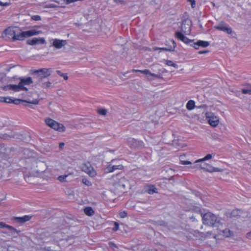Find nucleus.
Wrapping results in <instances>:
<instances>
[{"label": "nucleus", "mask_w": 251, "mask_h": 251, "mask_svg": "<svg viewBox=\"0 0 251 251\" xmlns=\"http://www.w3.org/2000/svg\"><path fill=\"white\" fill-rule=\"evenodd\" d=\"M52 71L50 68H42L35 70L33 74L35 76L33 77L35 85H38L42 88H48L50 87L51 82L49 81L44 82V80L50 75Z\"/></svg>", "instance_id": "1"}, {"label": "nucleus", "mask_w": 251, "mask_h": 251, "mask_svg": "<svg viewBox=\"0 0 251 251\" xmlns=\"http://www.w3.org/2000/svg\"><path fill=\"white\" fill-rule=\"evenodd\" d=\"M202 220L204 225H206L212 227H217L220 228L222 226L220 220L218 219L216 216L211 212H208L203 215H201Z\"/></svg>", "instance_id": "2"}, {"label": "nucleus", "mask_w": 251, "mask_h": 251, "mask_svg": "<svg viewBox=\"0 0 251 251\" xmlns=\"http://www.w3.org/2000/svg\"><path fill=\"white\" fill-rule=\"evenodd\" d=\"M42 33L41 30H36L35 29H31L30 30L22 31L17 35L13 36L12 39L13 40H23L25 37H29L33 35H38Z\"/></svg>", "instance_id": "3"}, {"label": "nucleus", "mask_w": 251, "mask_h": 251, "mask_svg": "<svg viewBox=\"0 0 251 251\" xmlns=\"http://www.w3.org/2000/svg\"><path fill=\"white\" fill-rule=\"evenodd\" d=\"M46 124L51 128L59 132L65 130V127L61 124L58 123L52 119L48 118L45 120Z\"/></svg>", "instance_id": "4"}, {"label": "nucleus", "mask_w": 251, "mask_h": 251, "mask_svg": "<svg viewBox=\"0 0 251 251\" xmlns=\"http://www.w3.org/2000/svg\"><path fill=\"white\" fill-rule=\"evenodd\" d=\"M3 90L5 91L13 90L14 92H19L21 90H25V91H27L28 90V89L24 86H22V85H21L19 82L18 85H7L6 86H5L3 87Z\"/></svg>", "instance_id": "5"}, {"label": "nucleus", "mask_w": 251, "mask_h": 251, "mask_svg": "<svg viewBox=\"0 0 251 251\" xmlns=\"http://www.w3.org/2000/svg\"><path fill=\"white\" fill-rule=\"evenodd\" d=\"M205 116L206 118L208 119V123L211 126L215 127L219 124V118L215 116L213 113L208 112L206 113Z\"/></svg>", "instance_id": "6"}, {"label": "nucleus", "mask_w": 251, "mask_h": 251, "mask_svg": "<svg viewBox=\"0 0 251 251\" xmlns=\"http://www.w3.org/2000/svg\"><path fill=\"white\" fill-rule=\"evenodd\" d=\"M201 162V163L200 164V167L201 169H202L206 172L212 173V172H222L223 171V169H220L218 168H215V167H212L210 165L203 162V161Z\"/></svg>", "instance_id": "7"}, {"label": "nucleus", "mask_w": 251, "mask_h": 251, "mask_svg": "<svg viewBox=\"0 0 251 251\" xmlns=\"http://www.w3.org/2000/svg\"><path fill=\"white\" fill-rule=\"evenodd\" d=\"M214 28L217 30L223 31L228 34L232 32V28L229 25L224 22H221L218 25L215 26Z\"/></svg>", "instance_id": "8"}, {"label": "nucleus", "mask_w": 251, "mask_h": 251, "mask_svg": "<svg viewBox=\"0 0 251 251\" xmlns=\"http://www.w3.org/2000/svg\"><path fill=\"white\" fill-rule=\"evenodd\" d=\"M128 143L130 147L133 149L138 148L144 146V143L142 141L137 140L133 138L128 139Z\"/></svg>", "instance_id": "9"}, {"label": "nucleus", "mask_w": 251, "mask_h": 251, "mask_svg": "<svg viewBox=\"0 0 251 251\" xmlns=\"http://www.w3.org/2000/svg\"><path fill=\"white\" fill-rule=\"evenodd\" d=\"M26 44L29 45H35L36 44H44L46 43V41L44 38H33L32 39L27 40Z\"/></svg>", "instance_id": "10"}, {"label": "nucleus", "mask_w": 251, "mask_h": 251, "mask_svg": "<svg viewBox=\"0 0 251 251\" xmlns=\"http://www.w3.org/2000/svg\"><path fill=\"white\" fill-rule=\"evenodd\" d=\"M175 36L179 40L188 44L193 42V40L189 39L182 32L177 31L175 33Z\"/></svg>", "instance_id": "11"}, {"label": "nucleus", "mask_w": 251, "mask_h": 251, "mask_svg": "<svg viewBox=\"0 0 251 251\" xmlns=\"http://www.w3.org/2000/svg\"><path fill=\"white\" fill-rule=\"evenodd\" d=\"M188 23V20L184 19L182 21L181 25V31L186 34L189 33L191 30L190 25Z\"/></svg>", "instance_id": "12"}, {"label": "nucleus", "mask_w": 251, "mask_h": 251, "mask_svg": "<svg viewBox=\"0 0 251 251\" xmlns=\"http://www.w3.org/2000/svg\"><path fill=\"white\" fill-rule=\"evenodd\" d=\"M173 44V46H170L169 47L167 48H157V47H154L152 48L153 50H164V51H174L175 50V49L176 47V43L173 40H171L170 41Z\"/></svg>", "instance_id": "13"}, {"label": "nucleus", "mask_w": 251, "mask_h": 251, "mask_svg": "<svg viewBox=\"0 0 251 251\" xmlns=\"http://www.w3.org/2000/svg\"><path fill=\"white\" fill-rule=\"evenodd\" d=\"M26 102L29 104H38L39 101V100L35 99L33 100H22L21 99H12V103H14L16 105H18L20 104V102Z\"/></svg>", "instance_id": "14"}, {"label": "nucleus", "mask_w": 251, "mask_h": 251, "mask_svg": "<svg viewBox=\"0 0 251 251\" xmlns=\"http://www.w3.org/2000/svg\"><path fill=\"white\" fill-rule=\"evenodd\" d=\"M67 44L66 40L55 39L53 40L52 46L55 48L59 49Z\"/></svg>", "instance_id": "15"}, {"label": "nucleus", "mask_w": 251, "mask_h": 251, "mask_svg": "<svg viewBox=\"0 0 251 251\" xmlns=\"http://www.w3.org/2000/svg\"><path fill=\"white\" fill-rule=\"evenodd\" d=\"M32 216L28 215H25L23 217H15L13 218V220L17 223L23 224L27 221H29Z\"/></svg>", "instance_id": "16"}, {"label": "nucleus", "mask_w": 251, "mask_h": 251, "mask_svg": "<svg viewBox=\"0 0 251 251\" xmlns=\"http://www.w3.org/2000/svg\"><path fill=\"white\" fill-rule=\"evenodd\" d=\"M19 79L20 80V83L22 86L24 85H28L33 82L32 79L31 77H28L26 78L24 77H20Z\"/></svg>", "instance_id": "17"}, {"label": "nucleus", "mask_w": 251, "mask_h": 251, "mask_svg": "<svg viewBox=\"0 0 251 251\" xmlns=\"http://www.w3.org/2000/svg\"><path fill=\"white\" fill-rule=\"evenodd\" d=\"M82 170L83 171L85 172V173L88 174L90 175H94V172H92L93 168L90 164H89V165H87L86 164L82 166Z\"/></svg>", "instance_id": "18"}, {"label": "nucleus", "mask_w": 251, "mask_h": 251, "mask_svg": "<svg viewBox=\"0 0 251 251\" xmlns=\"http://www.w3.org/2000/svg\"><path fill=\"white\" fill-rule=\"evenodd\" d=\"M3 33L5 35H7L8 36H13L14 35H17V34H16V32L12 28L9 27L5 29Z\"/></svg>", "instance_id": "19"}, {"label": "nucleus", "mask_w": 251, "mask_h": 251, "mask_svg": "<svg viewBox=\"0 0 251 251\" xmlns=\"http://www.w3.org/2000/svg\"><path fill=\"white\" fill-rule=\"evenodd\" d=\"M149 194L152 195L154 193H157V189L153 185H151L148 186V189L146 190Z\"/></svg>", "instance_id": "20"}, {"label": "nucleus", "mask_w": 251, "mask_h": 251, "mask_svg": "<svg viewBox=\"0 0 251 251\" xmlns=\"http://www.w3.org/2000/svg\"><path fill=\"white\" fill-rule=\"evenodd\" d=\"M241 92L243 94L251 95V85L249 84H247L246 88H242Z\"/></svg>", "instance_id": "21"}, {"label": "nucleus", "mask_w": 251, "mask_h": 251, "mask_svg": "<svg viewBox=\"0 0 251 251\" xmlns=\"http://www.w3.org/2000/svg\"><path fill=\"white\" fill-rule=\"evenodd\" d=\"M85 214L88 216H91L94 214L95 212L91 207H86L84 209Z\"/></svg>", "instance_id": "22"}, {"label": "nucleus", "mask_w": 251, "mask_h": 251, "mask_svg": "<svg viewBox=\"0 0 251 251\" xmlns=\"http://www.w3.org/2000/svg\"><path fill=\"white\" fill-rule=\"evenodd\" d=\"M186 108L189 110L193 109L195 106V102L193 100H189L186 104Z\"/></svg>", "instance_id": "23"}, {"label": "nucleus", "mask_w": 251, "mask_h": 251, "mask_svg": "<svg viewBox=\"0 0 251 251\" xmlns=\"http://www.w3.org/2000/svg\"><path fill=\"white\" fill-rule=\"evenodd\" d=\"M38 166L41 167V169L36 170V171L37 173H42L44 172L46 170V164L44 162L39 161L38 163Z\"/></svg>", "instance_id": "24"}, {"label": "nucleus", "mask_w": 251, "mask_h": 251, "mask_svg": "<svg viewBox=\"0 0 251 251\" xmlns=\"http://www.w3.org/2000/svg\"><path fill=\"white\" fill-rule=\"evenodd\" d=\"M220 231L223 234V235L226 237H228L233 235V233L229 229L226 228L223 230L220 229Z\"/></svg>", "instance_id": "25"}, {"label": "nucleus", "mask_w": 251, "mask_h": 251, "mask_svg": "<svg viewBox=\"0 0 251 251\" xmlns=\"http://www.w3.org/2000/svg\"><path fill=\"white\" fill-rule=\"evenodd\" d=\"M210 45V43L208 41H202V40H198L197 41V45L200 46V47L203 48H206L208 47Z\"/></svg>", "instance_id": "26"}, {"label": "nucleus", "mask_w": 251, "mask_h": 251, "mask_svg": "<svg viewBox=\"0 0 251 251\" xmlns=\"http://www.w3.org/2000/svg\"><path fill=\"white\" fill-rule=\"evenodd\" d=\"M140 73L144 74L146 75H148V79L150 80H151L152 79L150 78L151 75V73L150 71L149 70L145 69L144 70H141Z\"/></svg>", "instance_id": "27"}, {"label": "nucleus", "mask_w": 251, "mask_h": 251, "mask_svg": "<svg viewBox=\"0 0 251 251\" xmlns=\"http://www.w3.org/2000/svg\"><path fill=\"white\" fill-rule=\"evenodd\" d=\"M212 158V155L211 154H207L204 158L197 160L195 163H197L200 162H202L206 160L210 159Z\"/></svg>", "instance_id": "28"}, {"label": "nucleus", "mask_w": 251, "mask_h": 251, "mask_svg": "<svg viewBox=\"0 0 251 251\" xmlns=\"http://www.w3.org/2000/svg\"><path fill=\"white\" fill-rule=\"evenodd\" d=\"M5 228L8 229L9 230H11V231L16 232L18 234L20 232V230H18L16 228L13 227V226L8 225H6Z\"/></svg>", "instance_id": "29"}, {"label": "nucleus", "mask_w": 251, "mask_h": 251, "mask_svg": "<svg viewBox=\"0 0 251 251\" xmlns=\"http://www.w3.org/2000/svg\"><path fill=\"white\" fill-rule=\"evenodd\" d=\"M166 64L170 66H173L176 68H178V65L176 64L173 63L171 60H166Z\"/></svg>", "instance_id": "30"}, {"label": "nucleus", "mask_w": 251, "mask_h": 251, "mask_svg": "<svg viewBox=\"0 0 251 251\" xmlns=\"http://www.w3.org/2000/svg\"><path fill=\"white\" fill-rule=\"evenodd\" d=\"M56 73L57 74L59 75L60 76H62L63 77V78L65 79V80H67L68 79V77L67 76V74H64V73H61V72L59 70H57L56 71Z\"/></svg>", "instance_id": "31"}, {"label": "nucleus", "mask_w": 251, "mask_h": 251, "mask_svg": "<svg viewBox=\"0 0 251 251\" xmlns=\"http://www.w3.org/2000/svg\"><path fill=\"white\" fill-rule=\"evenodd\" d=\"M98 112L100 115L105 116L107 113V110L103 108L100 109L98 110Z\"/></svg>", "instance_id": "32"}, {"label": "nucleus", "mask_w": 251, "mask_h": 251, "mask_svg": "<svg viewBox=\"0 0 251 251\" xmlns=\"http://www.w3.org/2000/svg\"><path fill=\"white\" fill-rule=\"evenodd\" d=\"M68 176V175H62L58 177V180L60 182L65 181L66 178Z\"/></svg>", "instance_id": "33"}, {"label": "nucleus", "mask_w": 251, "mask_h": 251, "mask_svg": "<svg viewBox=\"0 0 251 251\" xmlns=\"http://www.w3.org/2000/svg\"><path fill=\"white\" fill-rule=\"evenodd\" d=\"M2 99H3V101H4V102H6V103H12V98L10 97H5V98H3Z\"/></svg>", "instance_id": "34"}, {"label": "nucleus", "mask_w": 251, "mask_h": 251, "mask_svg": "<svg viewBox=\"0 0 251 251\" xmlns=\"http://www.w3.org/2000/svg\"><path fill=\"white\" fill-rule=\"evenodd\" d=\"M58 7V6H57L56 5H55L54 4H46L44 6V8H57Z\"/></svg>", "instance_id": "35"}, {"label": "nucleus", "mask_w": 251, "mask_h": 251, "mask_svg": "<svg viewBox=\"0 0 251 251\" xmlns=\"http://www.w3.org/2000/svg\"><path fill=\"white\" fill-rule=\"evenodd\" d=\"M31 19L34 21H40L41 20V17L39 15H34L31 16Z\"/></svg>", "instance_id": "36"}, {"label": "nucleus", "mask_w": 251, "mask_h": 251, "mask_svg": "<svg viewBox=\"0 0 251 251\" xmlns=\"http://www.w3.org/2000/svg\"><path fill=\"white\" fill-rule=\"evenodd\" d=\"M113 168L112 166L109 165L105 169V172L106 173H110L113 172Z\"/></svg>", "instance_id": "37"}, {"label": "nucleus", "mask_w": 251, "mask_h": 251, "mask_svg": "<svg viewBox=\"0 0 251 251\" xmlns=\"http://www.w3.org/2000/svg\"><path fill=\"white\" fill-rule=\"evenodd\" d=\"M114 226L112 230L113 231H117L119 229V224L117 222H115L114 223Z\"/></svg>", "instance_id": "38"}, {"label": "nucleus", "mask_w": 251, "mask_h": 251, "mask_svg": "<svg viewBox=\"0 0 251 251\" xmlns=\"http://www.w3.org/2000/svg\"><path fill=\"white\" fill-rule=\"evenodd\" d=\"M82 182L87 186H90L91 185V182L85 178L82 179Z\"/></svg>", "instance_id": "39"}, {"label": "nucleus", "mask_w": 251, "mask_h": 251, "mask_svg": "<svg viewBox=\"0 0 251 251\" xmlns=\"http://www.w3.org/2000/svg\"><path fill=\"white\" fill-rule=\"evenodd\" d=\"M112 167L113 168V171H114L115 170H116V169L121 170L123 168V166L122 165H113V166H112Z\"/></svg>", "instance_id": "40"}, {"label": "nucleus", "mask_w": 251, "mask_h": 251, "mask_svg": "<svg viewBox=\"0 0 251 251\" xmlns=\"http://www.w3.org/2000/svg\"><path fill=\"white\" fill-rule=\"evenodd\" d=\"M151 76H153L154 77L157 78H162V76L160 74H155L153 73L151 74Z\"/></svg>", "instance_id": "41"}, {"label": "nucleus", "mask_w": 251, "mask_h": 251, "mask_svg": "<svg viewBox=\"0 0 251 251\" xmlns=\"http://www.w3.org/2000/svg\"><path fill=\"white\" fill-rule=\"evenodd\" d=\"M6 136H8L9 138H17L18 135L15 133H11L10 135H5Z\"/></svg>", "instance_id": "42"}, {"label": "nucleus", "mask_w": 251, "mask_h": 251, "mask_svg": "<svg viewBox=\"0 0 251 251\" xmlns=\"http://www.w3.org/2000/svg\"><path fill=\"white\" fill-rule=\"evenodd\" d=\"M119 215L121 218H125L127 216V213L125 211L121 212L119 213Z\"/></svg>", "instance_id": "43"}, {"label": "nucleus", "mask_w": 251, "mask_h": 251, "mask_svg": "<svg viewBox=\"0 0 251 251\" xmlns=\"http://www.w3.org/2000/svg\"><path fill=\"white\" fill-rule=\"evenodd\" d=\"M195 233H198L200 236L201 237H205V233H203V232H200L198 230H195Z\"/></svg>", "instance_id": "44"}, {"label": "nucleus", "mask_w": 251, "mask_h": 251, "mask_svg": "<svg viewBox=\"0 0 251 251\" xmlns=\"http://www.w3.org/2000/svg\"><path fill=\"white\" fill-rule=\"evenodd\" d=\"M196 107L197 108H202L204 109H206L207 107V106L206 104H201L200 106H197Z\"/></svg>", "instance_id": "45"}, {"label": "nucleus", "mask_w": 251, "mask_h": 251, "mask_svg": "<svg viewBox=\"0 0 251 251\" xmlns=\"http://www.w3.org/2000/svg\"><path fill=\"white\" fill-rule=\"evenodd\" d=\"M180 163L181 164H183V165H188V164H190L191 163V162H190L189 161H183V160H180Z\"/></svg>", "instance_id": "46"}, {"label": "nucleus", "mask_w": 251, "mask_h": 251, "mask_svg": "<svg viewBox=\"0 0 251 251\" xmlns=\"http://www.w3.org/2000/svg\"><path fill=\"white\" fill-rule=\"evenodd\" d=\"M10 4V2H2L1 1H0V6H9Z\"/></svg>", "instance_id": "47"}, {"label": "nucleus", "mask_w": 251, "mask_h": 251, "mask_svg": "<svg viewBox=\"0 0 251 251\" xmlns=\"http://www.w3.org/2000/svg\"><path fill=\"white\" fill-rule=\"evenodd\" d=\"M65 146V144L63 142L59 143V148L60 150H62L64 149V147Z\"/></svg>", "instance_id": "48"}, {"label": "nucleus", "mask_w": 251, "mask_h": 251, "mask_svg": "<svg viewBox=\"0 0 251 251\" xmlns=\"http://www.w3.org/2000/svg\"><path fill=\"white\" fill-rule=\"evenodd\" d=\"M197 42L196 43H194L192 45H191V46H193L195 49L198 50L200 46L197 45Z\"/></svg>", "instance_id": "49"}, {"label": "nucleus", "mask_w": 251, "mask_h": 251, "mask_svg": "<svg viewBox=\"0 0 251 251\" xmlns=\"http://www.w3.org/2000/svg\"><path fill=\"white\" fill-rule=\"evenodd\" d=\"M6 224L3 222H0V228H5Z\"/></svg>", "instance_id": "50"}, {"label": "nucleus", "mask_w": 251, "mask_h": 251, "mask_svg": "<svg viewBox=\"0 0 251 251\" xmlns=\"http://www.w3.org/2000/svg\"><path fill=\"white\" fill-rule=\"evenodd\" d=\"M191 5L192 8H194L196 6V2L195 0H193L190 1Z\"/></svg>", "instance_id": "51"}, {"label": "nucleus", "mask_w": 251, "mask_h": 251, "mask_svg": "<svg viewBox=\"0 0 251 251\" xmlns=\"http://www.w3.org/2000/svg\"><path fill=\"white\" fill-rule=\"evenodd\" d=\"M209 52V50H201V51H199L198 52V53L199 54H203V53H208Z\"/></svg>", "instance_id": "52"}, {"label": "nucleus", "mask_w": 251, "mask_h": 251, "mask_svg": "<svg viewBox=\"0 0 251 251\" xmlns=\"http://www.w3.org/2000/svg\"><path fill=\"white\" fill-rule=\"evenodd\" d=\"M246 237L249 239H251V231L246 234Z\"/></svg>", "instance_id": "53"}, {"label": "nucleus", "mask_w": 251, "mask_h": 251, "mask_svg": "<svg viewBox=\"0 0 251 251\" xmlns=\"http://www.w3.org/2000/svg\"><path fill=\"white\" fill-rule=\"evenodd\" d=\"M189 219H190V220H191L192 221H195V220H196V219H195V217H194V216H191V217H190L189 218Z\"/></svg>", "instance_id": "54"}, {"label": "nucleus", "mask_w": 251, "mask_h": 251, "mask_svg": "<svg viewBox=\"0 0 251 251\" xmlns=\"http://www.w3.org/2000/svg\"><path fill=\"white\" fill-rule=\"evenodd\" d=\"M141 70H135V69H133L132 70V72H140Z\"/></svg>", "instance_id": "55"}, {"label": "nucleus", "mask_w": 251, "mask_h": 251, "mask_svg": "<svg viewBox=\"0 0 251 251\" xmlns=\"http://www.w3.org/2000/svg\"><path fill=\"white\" fill-rule=\"evenodd\" d=\"M29 176H25V180L26 181H28V180H28V179H29Z\"/></svg>", "instance_id": "56"}, {"label": "nucleus", "mask_w": 251, "mask_h": 251, "mask_svg": "<svg viewBox=\"0 0 251 251\" xmlns=\"http://www.w3.org/2000/svg\"><path fill=\"white\" fill-rule=\"evenodd\" d=\"M51 1H54L55 2H56L57 3H59V1L57 0H51Z\"/></svg>", "instance_id": "57"}, {"label": "nucleus", "mask_w": 251, "mask_h": 251, "mask_svg": "<svg viewBox=\"0 0 251 251\" xmlns=\"http://www.w3.org/2000/svg\"><path fill=\"white\" fill-rule=\"evenodd\" d=\"M4 97H0V102H3V99Z\"/></svg>", "instance_id": "58"}, {"label": "nucleus", "mask_w": 251, "mask_h": 251, "mask_svg": "<svg viewBox=\"0 0 251 251\" xmlns=\"http://www.w3.org/2000/svg\"><path fill=\"white\" fill-rule=\"evenodd\" d=\"M206 234H207L211 235V233L210 232H206Z\"/></svg>", "instance_id": "59"}, {"label": "nucleus", "mask_w": 251, "mask_h": 251, "mask_svg": "<svg viewBox=\"0 0 251 251\" xmlns=\"http://www.w3.org/2000/svg\"><path fill=\"white\" fill-rule=\"evenodd\" d=\"M126 73H125V74H123L124 76H125V75L126 74Z\"/></svg>", "instance_id": "60"}, {"label": "nucleus", "mask_w": 251, "mask_h": 251, "mask_svg": "<svg viewBox=\"0 0 251 251\" xmlns=\"http://www.w3.org/2000/svg\"><path fill=\"white\" fill-rule=\"evenodd\" d=\"M234 212H235V211H232V214H233L234 213Z\"/></svg>", "instance_id": "61"}, {"label": "nucleus", "mask_w": 251, "mask_h": 251, "mask_svg": "<svg viewBox=\"0 0 251 251\" xmlns=\"http://www.w3.org/2000/svg\"><path fill=\"white\" fill-rule=\"evenodd\" d=\"M63 0L66 1V2H67V0Z\"/></svg>", "instance_id": "62"}]
</instances>
